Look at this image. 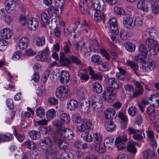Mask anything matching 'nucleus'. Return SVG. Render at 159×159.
<instances>
[{
  "label": "nucleus",
  "instance_id": "1",
  "mask_svg": "<svg viewBox=\"0 0 159 159\" xmlns=\"http://www.w3.org/2000/svg\"><path fill=\"white\" fill-rule=\"evenodd\" d=\"M93 5L96 11L94 13V18L97 22L102 21L104 22L105 16L103 10L104 9V2L102 0H93Z\"/></svg>",
  "mask_w": 159,
  "mask_h": 159
},
{
  "label": "nucleus",
  "instance_id": "2",
  "mask_svg": "<svg viewBox=\"0 0 159 159\" xmlns=\"http://www.w3.org/2000/svg\"><path fill=\"white\" fill-rule=\"evenodd\" d=\"M122 85L121 83H119L117 80H116L111 86L107 87V91L103 93L102 95L104 99L109 102H112L115 99L116 95L115 90L113 88L118 89L121 88Z\"/></svg>",
  "mask_w": 159,
  "mask_h": 159
},
{
  "label": "nucleus",
  "instance_id": "3",
  "mask_svg": "<svg viewBox=\"0 0 159 159\" xmlns=\"http://www.w3.org/2000/svg\"><path fill=\"white\" fill-rule=\"evenodd\" d=\"M73 131L67 128H64L61 125L57 126L56 136L58 138L65 139L70 140L72 139L74 135Z\"/></svg>",
  "mask_w": 159,
  "mask_h": 159
},
{
  "label": "nucleus",
  "instance_id": "4",
  "mask_svg": "<svg viewBox=\"0 0 159 159\" xmlns=\"http://www.w3.org/2000/svg\"><path fill=\"white\" fill-rule=\"evenodd\" d=\"M68 87L66 85H62L58 87L55 91V95L59 98H63L68 95Z\"/></svg>",
  "mask_w": 159,
  "mask_h": 159
},
{
  "label": "nucleus",
  "instance_id": "5",
  "mask_svg": "<svg viewBox=\"0 0 159 159\" xmlns=\"http://www.w3.org/2000/svg\"><path fill=\"white\" fill-rule=\"evenodd\" d=\"M60 60L63 62H66L68 64H70L71 62L80 65L81 64V61L76 57L73 55H70L69 57V59L66 58L64 53L60 56Z\"/></svg>",
  "mask_w": 159,
  "mask_h": 159
},
{
  "label": "nucleus",
  "instance_id": "6",
  "mask_svg": "<svg viewBox=\"0 0 159 159\" xmlns=\"http://www.w3.org/2000/svg\"><path fill=\"white\" fill-rule=\"evenodd\" d=\"M93 128L92 121L87 120H84L80 126L76 127L77 130L80 132L87 131Z\"/></svg>",
  "mask_w": 159,
  "mask_h": 159
},
{
  "label": "nucleus",
  "instance_id": "7",
  "mask_svg": "<svg viewBox=\"0 0 159 159\" xmlns=\"http://www.w3.org/2000/svg\"><path fill=\"white\" fill-rule=\"evenodd\" d=\"M16 2L17 0H7L5 2L6 10L11 14L15 12Z\"/></svg>",
  "mask_w": 159,
  "mask_h": 159
},
{
  "label": "nucleus",
  "instance_id": "8",
  "mask_svg": "<svg viewBox=\"0 0 159 159\" xmlns=\"http://www.w3.org/2000/svg\"><path fill=\"white\" fill-rule=\"evenodd\" d=\"M40 146L42 149L46 151L55 147L53 146L51 139L48 138H44L40 140Z\"/></svg>",
  "mask_w": 159,
  "mask_h": 159
},
{
  "label": "nucleus",
  "instance_id": "9",
  "mask_svg": "<svg viewBox=\"0 0 159 159\" xmlns=\"http://www.w3.org/2000/svg\"><path fill=\"white\" fill-rule=\"evenodd\" d=\"M128 139L126 136H121L116 139L115 143L119 150L124 149L126 147L125 142L127 141Z\"/></svg>",
  "mask_w": 159,
  "mask_h": 159
},
{
  "label": "nucleus",
  "instance_id": "10",
  "mask_svg": "<svg viewBox=\"0 0 159 159\" xmlns=\"http://www.w3.org/2000/svg\"><path fill=\"white\" fill-rule=\"evenodd\" d=\"M29 28L31 30H35L38 27L39 22L38 20L33 17L29 18L27 21Z\"/></svg>",
  "mask_w": 159,
  "mask_h": 159
},
{
  "label": "nucleus",
  "instance_id": "11",
  "mask_svg": "<svg viewBox=\"0 0 159 159\" xmlns=\"http://www.w3.org/2000/svg\"><path fill=\"white\" fill-rule=\"evenodd\" d=\"M156 64V62L154 60L144 63L143 65V70L145 72H149L155 68Z\"/></svg>",
  "mask_w": 159,
  "mask_h": 159
},
{
  "label": "nucleus",
  "instance_id": "12",
  "mask_svg": "<svg viewBox=\"0 0 159 159\" xmlns=\"http://www.w3.org/2000/svg\"><path fill=\"white\" fill-rule=\"evenodd\" d=\"M70 79L69 73L66 70L62 71L60 74V81L61 83L63 84H66L69 81Z\"/></svg>",
  "mask_w": 159,
  "mask_h": 159
},
{
  "label": "nucleus",
  "instance_id": "13",
  "mask_svg": "<svg viewBox=\"0 0 159 159\" xmlns=\"http://www.w3.org/2000/svg\"><path fill=\"white\" fill-rule=\"evenodd\" d=\"M143 156L145 159H154L155 151L153 149H147L143 152Z\"/></svg>",
  "mask_w": 159,
  "mask_h": 159
},
{
  "label": "nucleus",
  "instance_id": "14",
  "mask_svg": "<svg viewBox=\"0 0 159 159\" xmlns=\"http://www.w3.org/2000/svg\"><path fill=\"white\" fill-rule=\"evenodd\" d=\"M110 29L115 34H118L119 31L117 28V20L115 18H113L110 19L108 21Z\"/></svg>",
  "mask_w": 159,
  "mask_h": 159
},
{
  "label": "nucleus",
  "instance_id": "15",
  "mask_svg": "<svg viewBox=\"0 0 159 159\" xmlns=\"http://www.w3.org/2000/svg\"><path fill=\"white\" fill-rule=\"evenodd\" d=\"M123 24L128 29H132L134 27V20L130 17H125L123 18Z\"/></svg>",
  "mask_w": 159,
  "mask_h": 159
},
{
  "label": "nucleus",
  "instance_id": "16",
  "mask_svg": "<svg viewBox=\"0 0 159 159\" xmlns=\"http://www.w3.org/2000/svg\"><path fill=\"white\" fill-rule=\"evenodd\" d=\"M0 34L3 39H7L11 38L12 33L10 29L6 28L3 29L1 30Z\"/></svg>",
  "mask_w": 159,
  "mask_h": 159
},
{
  "label": "nucleus",
  "instance_id": "17",
  "mask_svg": "<svg viewBox=\"0 0 159 159\" xmlns=\"http://www.w3.org/2000/svg\"><path fill=\"white\" fill-rule=\"evenodd\" d=\"M56 152L57 148L56 147L46 150V155L47 158L48 159H56Z\"/></svg>",
  "mask_w": 159,
  "mask_h": 159
},
{
  "label": "nucleus",
  "instance_id": "18",
  "mask_svg": "<svg viewBox=\"0 0 159 159\" xmlns=\"http://www.w3.org/2000/svg\"><path fill=\"white\" fill-rule=\"evenodd\" d=\"M116 111L112 108H108L104 111L105 117L107 119L113 120L115 117Z\"/></svg>",
  "mask_w": 159,
  "mask_h": 159
},
{
  "label": "nucleus",
  "instance_id": "19",
  "mask_svg": "<svg viewBox=\"0 0 159 159\" xmlns=\"http://www.w3.org/2000/svg\"><path fill=\"white\" fill-rule=\"evenodd\" d=\"M29 41L27 38L22 37L19 41L18 46L19 49L24 50L26 49L28 46Z\"/></svg>",
  "mask_w": 159,
  "mask_h": 159
},
{
  "label": "nucleus",
  "instance_id": "20",
  "mask_svg": "<svg viewBox=\"0 0 159 159\" xmlns=\"http://www.w3.org/2000/svg\"><path fill=\"white\" fill-rule=\"evenodd\" d=\"M137 8L142 10L143 12H147L148 11L147 2L145 0L139 1L137 4Z\"/></svg>",
  "mask_w": 159,
  "mask_h": 159
},
{
  "label": "nucleus",
  "instance_id": "21",
  "mask_svg": "<svg viewBox=\"0 0 159 159\" xmlns=\"http://www.w3.org/2000/svg\"><path fill=\"white\" fill-rule=\"evenodd\" d=\"M78 106V102L74 99H70L66 104V107L70 111L75 110Z\"/></svg>",
  "mask_w": 159,
  "mask_h": 159
},
{
  "label": "nucleus",
  "instance_id": "22",
  "mask_svg": "<svg viewBox=\"0 0 159 159\" xmlns=\"http://www.w3.org/2000/svg\"><path fill=\"white\" fill-rule=\"evenodd\" d=\"M105 126L107 131L110 132L113 131L116 129V125L114 123L110 120L105 122Z\"/></svg>",
  "mask_w": 159,
  "mask_h": 159
},
{
  "label": "nucleus",
  "instance_id": "23",
  "mask_svg": "<svg viewBox=\"0 0 159 159\" xmlns=\"http://www.w3.org/2000/svg\"><path fill=\"white\" fill-rule=\"evenodd\" d=\"M93 91L97 93H100L102 91L101 84L98 82H95L92 84Z\"/></svg>",
  "mask_w": 159,
  "mask_h": 159
},
{
  "label": "nucleus",
  "instance_id": "24",
  "mask_svg": "<svg viewBox=\"0 0 159 159\" xmlns=\"http://www.w3.org/2000/svg\"><path fill=\"white\" fill-rule=\"evenodd\" d=\"M95 150L99 153H102L105 152L106 147L102 142L96 144L95 147Z\"/></svg>",
  "mask_w": 159,
  "mask_h": 159
},
{
  "label": "nucleus",
  "instance_id": "25",
  "mask_svg": "<svg viewBox=\"0 0 159 159\" xmlns=\"http://www.w3.org/2000/svg\"><path fill=\"white\" fill-rule=\"evenodd\" d=\"M60 123L61 124H67L70 120L68 115L66 113L62 112L61 114Z\"/></svg>",
  "mask_w": 159,
  "mask_h": 159
},
{
  "label": "nucleus",
  "instance_id": "26",
  "mask_svg": "<svg viewBox=\"0 0 159 159\" xmlns=\"http://www.w3.org/2000/svg\"><path fill=\"white\" fill-rule=\"evenodd\" d=\"M12 138V135L10 133L0 134V143L2 142L8 141Z\"/></svg>",
  "mask_w": 159,
  "mask_h": 159
},
{
  "label": "nucleus",
  "instance_id": "27",
  "mask_svg": "<svg viewBox=\"0 0 159 159\" xmlns=\"http://www.w3.org/2000/svg\"><path fill=\"white\" fill-rule=\"evenodd\" d=\"M126 65L133 69L135 73L137 74V71L139 69V66L137 63H134L133 61L128 60L126 61Z\"/></svg>",
  "mask_w": 159,
  "mask_h": 159
},
{
  "label": "nucleus",
  "instance_id": "28",
  "mask_svg": "<svg viewBox=\"0 0 159 159\" xmlns=\"http://www.w3.org/2000/svg\"><path fill=\"white\" fill-rule=\"evenodd\" d=\"M137 144L136 143L133 142L129 143L127 146V149L128 151L132 153L135 154L137 151V149L135 145Z\"/></svg>",
  "mask_w": 159,
  "mask_h": 159
},
{
  "label": "nucleus",
  "instance_id": "29",
  "mask_svg": "<svg viewBox=\"0 0 159 159\" xmlns=\"http://www.w3.org/2000/svg\"><path fill=\"white\" fill-rule=\"evenodd\" d=\"M93 140L96 144L102 142L103 139L102 136L99 133L96 132L93 135Z\"/></svg>",
  "mask_w": 159,
  "mask_h": 159
},
{
  "label": "nucleus",
  "instance_id": "30",
  "mask_svg": "<svg viewBox=\"0 0 159 159\" xmlns=\"http://www.w3.org/2000/svg\"><path fill=\"white\" fill-rule=\"evenodd\" d=\"M146 42L148 46L151 48H155L158 44L157 41L152 39H148Z\"/></svg>",
  "mask_w": 159,
  "mask_h": 159
},
{
  "label": "nucleus",
  "instance_id": "31",
  "mask_svg": "<svg viewBox=\"0 0 159 159\" xmlns=\"http://www.w3.org/2000/svg\"><path fill=\"white\" fill-rule=\"evenodd\" d=\"M49 18L47 14L45 12H42L40 14L41 21L43 25L45 26L49 21Z\"/></svg>",
  "mask_w": 159,
  "mask_h": 159
},
{
  "label": "nucleus",
  "instance_id": "32",
  "mask_svg": "<svg viewBox=\"0 0 159 159\" xmlns=\"http://www.w3.org/2000/svg\"><path fill=\"white\" fill-rule=\"evenodd\" d=\"M56 111L54 109H51L48 110L46 112V117L48 120H52L56 116Z\"/></svg>",
  "mask_w": 159,
  "mask_h": 159
},
{
  "label": "nucleus",
  "instance_id": "33",
  "mask_svg": "<svg viewBox=\"0 0 159 159\" xmlns=\"http://www.w3.org/2000/svg\"><path fill=\"white\" fill-rule=\"evenodd\" d=\"M81 137L84 141L90 143L93 140L92 135L88 133H83L81 134Z\"/></svg>",
  "mask_w": 159,
  "mask_h": 159
},
{
  "label": "nucleus",
  "instance_id": "34",
  "mask_svg": "<svg viewBox=\"0 0 159 159\" xmlns=\"http://www.w3.org/2000/svg\"><path fill=\"white\" fill-rule=\"evenodd\" d=\"M24 144L27 148L30 150L35 149L37 147V144L30 140L27 141Z\"/></svg>",
  "mask_w": 159,
  "mask_h": 159
},
{
  "label": "nucleus",
  "instance_id": "35",
  "mask_svg": "<svg viewBox=\"0 0 159 159\" xmlns=\"http://www.w3.org/2000/svg\"><path fill=\"white\" fill-rule=\"evenodd\" d=\"M145 137V135L144 133L142 132L141 130H139V131L134 135L133 138L134 139L136 140H141L144 138Z\"/></svg>",
  "mask_w": 159,
  "mask_h": 159
},
{
  "label": "nucleus",
  "instance_id": "36",
  "mask_svg": "<svg viewBox=\"0 0 159 159\" xmlns=\"http://www.w3.org/2000/svg\"><path fill=\"white\" fill-rule=\"evenodd\" d=\"M64 43L65 45L63 47L64 52L65 54H68L70 52V48H71L72 45L69 40L65 42Z\"/></svg>",
  "mask_w": 159,
  "mask_h": 159
},
{
  "label": "nucleus",
  "instance_id": "37",
  "mask_svg": "<svg viewBox=\"0 0 159 159\" xmlns=\"http://www.w3.org/2000/svg\"><path fill=\"white\" fill-rule=\"evenodd\" d=\"M125 45V48L129 52H133L135 49V45L129 42H127Z\"/></svg>",
  "mask_w": 159,
  "mask_h": 159
},
{
  "label": "nucleus",
  "instance_id": "38",
  "mask_svg": "<svg viewBox=\"0 0 159 159\" xmlns=\"http://www.w3.org/2000/svg\"><path fill=\"white\" fill-rule=\"evenodd\" d=\"M100 59L101 57L95 54L91 57V62L95 65H98L100 64Z\"/></svg>",
  "mask_w": 159,
  "mask_h": 159
},
{
  "label": "nucleus",
  "instance_id": "39",
  "mask_svg": "<svg viewBox=\"0 0 159 159\" xmlns=\"http://www.w3.org/2000/svg\"><path fill=\"white\" fill-rule=\"evenodd\" d=\"M89 48L90 49H96L98 48L99 45L97 41L95 39H92L89 40Z\"/></svg>",
  "mask_w": 159,
  "mask_h": 159
},
{
  "label": "nucleus",
  "instance_id": "40",
  "mask_svg": "<svg viewBox=\"0 0 159 159\" xmlns=\"http://www.w3.org/2000/svg\"><path fill=\"white\" fill-rule=\"evenodd\" d=\"M30 137L33 140L38 139L39 138V133L37 131L33 130L29 133Z\"/></svg>",
  "mask_w": 159,
  "mask_h": 159
},
{
  "label": "nucleus",
  "instance_id": "41",
  "mask_svg": "<svg viewBox=\"0 0 159 159\" xmlns=\"http://www.w3.org/2000/svg\"><path fill=\"white\" fill-rule=\"evenodd\" d=\"M61 159H74V156L71 152L67 153L65 152H63L60 157Z\"/></svg>",
  "mask_w": 159,
  "mask_h": 159
},
{
  "label": "nucleus",
  "instance_id": "42",
  "mask_svg": "<svg viewBox=\"0 0 159 159\" xmlns=\"http://www.w3.org/2000/svg\"><path fill=\"white\" fill-rule=\"evenodd\" d=\"M45 43V38L44 37H39L36 41V45L39 47L43 46Z\"/></svg>",
  "mask_w": 159,
  "mask_h": 159
},
{
  "label": "nucleus",
  "instance_id": "43",
  "mask_svg": "<svg viewBox=\"0 0 159 159\" xmlns=\"http://www.w3.org/2000/svg\"><path fill=\"white\" fill-rule=\"evenodd\" d=\"M36 93L40 97H43L45 95V88L43 86H39L37 89Z\"/></svg>",
  "mask_w": 159,
  "mask_h": 159
},
{
  "label": "nucleus",
  "instance_id": "44",
  "mask_svg": "<svg viewBox=\"0 0 159 159\" xmlns=\"http://www.w3.org/2000/svg\"><path fill=\"white\" fill-rule=\"evenodd\" d=\"M153 125L155 128H159V114H157L154 116ZM157 131L159 134V129H157Z\"/></svg>",
  "mask_w": 159,
  "mask_h": 159
},
{
  "label": "nucleus",
  "instance_id": "45",
  "mask_svg": "<svg viewBox=\"0 0 159 159\" xmlns=\"http://www.w3.org/2000/svg\"><path fill=\"white\" fill-rule=\"evenodd\" d=\"M37 116L40 118H43L44 116V110L41 107L37 108L36 110Z\"/></svg>",
  "mask_w": 159,
  "mask_h": 159
},
{
  "label": "nucleus",
  "instance_id": "46",
  "mask_svg": "<svg viewBox=\"0 0 159 159\" xmlns=\"http://www.w3.org/2000/svg\"><path fill=\"white\" fill-rule=\"evenodd\" d=\"M147 112L150 117H152L155 113L154 106L151 105L148 106L147 109Z\"/></svg>",
  "mask_w": 159,
  "mask_h": 159
},
{
  "label": "nucleus",
  "instance_id": "47",
  "mask_svg": "<svg viewBox=\"0 0 159 159\" xmlns=\"http://www.w3.org/2000/svg\"><path fill=\"white\" fill-rule=\"evenodd\" d=\"M148 33L150 36L152 38L156 39L157 37L158 31L154 28H150L148 30Z\"/></svg>",
  "mask_w": 159,
  "mask_h": 159
},
{
  "label": "nucleus",
  "instance_id": "48",
  "mask_svg": "<svg viewBox=\"0 0 159 159\" xmlns=\"http://www.w3.org/2000/svg\"><path fill=\"white\" fill-rule=\"evenodd\" d=\"M128 33L124 30H121L120 32V38L123 40H126L128 39Z\"/></svg>",
  "mask_w": 159,
  "mask_h": 159
},
{
  "label": "nucleus",
  "instance_id": "49",
  "mask_svg": "<svg viewBox=\"0 0 159 159\" xmlns=\"http://www.w3.org/2000/svg\"><path fill=\"white\" fill-rule=\"evenodd\" d=\"M137 111V109L135 106H131L129 107L128 110V112L129 115L132 116H135Z\"/></svg>",
  "mask_w": 159,
  "mask_h": 159
},
{
  "label": "nucleus",
  "instance_id": "50",
  "mask_svg": "<svg viewBox=\"0 0 159 159\" xmlns=\"http://www.w3.org/2000/svg\"><path fill=\"white\" fill-rule=\"evenodd\" d=\"M80 9L83 14H86L88 16H90V11L88 9V7H83L82 5H80Z\"/></svg>",
  "mask_w": 159,
  "mask_h": 159
},
{
  "label": "nucleus",
  "instance_id": "51",
  "mask_svg": "<svg viewBox=\"0 0 159 159\" xmlns=\"http://www.w3.org/2000/svg\"><path fill=\"white\" fill-rule=\"evenodd\" d=\"M142 19L139 16L136 17L134 20V27L136 25L138 26H141L143 24Z\"/></svg>",
  "mask_w": 159,
  "mask_h": 159
},
{
  "label": "nucleus",
  "instance_id": "52",
  "mask_svg": "<svg viewBox=\"0 0 159 159\" xmlns=\"http://www.w3.org/2000/svg\"><path fill=\"white\" fill-rule=\"evenodd\" d=\"M77 94L80 97V98L82 99L84 98L86 92L84 89H80L78 90Z\"/></svg>",
  "mask_w": 159,
  "mask_h": 159
},
{
  "label": "nucleus",
  "instance_id": "53",
  "mask_svg": "<svg viewBox=\"0 0 159 159\" xmlns=\"http://www.w3.org/2000/svg\"><path fill=\"white\" fill-rule=\"evenodd\" d=\"M78 75L79 77L80 80L83 81H87L89 79V76L88 75L83 74L82 72L78 73Z\"/></svg>",
  "mask_w": 159,
  "mask_h": 159
},
{
  "label": "nucleus",
  "instance_id": "54",
  "mask_svg": "<svg viewBox=\"0 0 159 159\" xmlns=\"http://www.w3.org/2000/svg\"><path fill=\"white\" fill-rule=\"evenodd\" d=\"M90 105H91L92 108L96 111H99L102 105V103L101 102H97Z\"/></svg>",
  "mask_w": 159,
  "mask_h": 159
},
{
  "label": "nucleus",
  "instance_id": "55",
  "mask_svg": "<svg viewBox=\"0 0 159 159\" xmlns=\"http://www.w3.org/2000/svg\"><path fill=\"white\" fill-rule=\"evenodd\" d=\"M7 42L4 39L0 40V51H3L7 47Z\"/></svg>",
  "mask_w": 159,
  "mask_h": 159
},
{
  "label": "nucleus",
  "instance_id": "56",
  "mask_svg": "<svg viewBox=\"0 0 159 159\" xmlns=\"http://www.w3.org/2000/svg\"><path fill=\"white\" fill-rule=\"evenodd\" d=\"M114 11L116 14L118 15H125V13L123 9L117 7H115L114 8Z\"/></svg>",
  "mask_w": 159,
  "mask_h": 159
},
{
  "label": "nucleus",
  "instance_id": "57",
  "mask_svg": "<svg viewBox=\"0 0 159 159\" xmlns=\"http://www.w3.org/2000/svg\"><path fill=\"white\" fill-rule=\"evenodd\" d=\"M147 48L144 44H141L139 46V51L140 53L142 54H144L145 55H147L148 52L147 50Z\"/></svg>",
  "mask_w": 159,
  "mask_h": 159
},
{
  "label": "nucleus",
  "instance_id": "58",
  "mask_svg": "<svg viewBox=\"0 0 159 159\" xmlns=\"http://www.w3.org/2000/svg\"><path fill=\"white\" fill-rule=\"evenodd\" d=\"M152 12L155 14H157L159 12V6L157 4H152L151 6Z\"/></svg>",
  "mask_w": 159,
  "mask_h": 159
},
{
  "label": "nucleus",
  "instance_id": "59",
  "mask_svg": "<svg viewBox=\"0 0 159 159\" xmlns=\"http://www.w3.org/2000/svg\"><path fill=\"white\" fill-rule=\"evenodd\" d=\"M4 20L7 24L10 25L13 22L14 18L12 16L7 15L5 16Z\"/></svg>",
  "mask_w": 159,
  "mask_h": 159
},
{
  "label": "nucleus",
  "instance_id": "60",
  "mask_svg": "<svg viewBox=\"0 0 159 159\" xmlns=\"http://www.w3.org/2000/svg\"><path fill=\"white\" fill-rule=\"evenodd\" d=\"M65 4V0H59L55 2V5L61 10L63 8V5Z\"/></svg>",
  "mask_w": 159,
  "mask_h": 159
},
{
  "label": "nucleus",
  "instance_id": "61",
  "mask_svg": "<svg viewBox=\"0 0 159 159\" xmlns=\"http://www.w3.org/2000/svg\"><path fill=\"white\" fill-rule=\"evenodd\" d=\"M146 56L144 54H142L141 55L137 56L134 57V60L139 62H143L144 61Z\"/></svg>",
  "mask_w": 159,
  "mask_h": 159
},
{
  "label": "nucleus",
  "instance_id": "62",
  "mask_svg": "<svg viewBox=\"0 0 159 159\" xmlns=\"http://www.w3.org/2000/svg\"><path fill=\"white\" fill-rule=\"evenodd\" d=\"M49 103L51 105H55L58 104V101L55 97L49 98L48 100Z\"/></svg>",
  "mask_w": 159,
  "mask_h": 159
},
{
  "label": "nucleus",
  "instance_id": "63",
  "mask_svg": "<svg viewBox=\"0 0 159 159\" xmlns=\"http://www.w3.org/2000/svg\"><path fill=\"white\" fill-rule=\"evenodd\" d=\"M98 97L95 95H92L89 99V104H90L96 103L97 102H100L99 101Z\"/></svg>",
  "mask_w": 159,
  "mask_h": 159
},
{
  "label": "nucleus",
  "instance_id": "64",
  "mask_svg": "<svg viewBox=\"0 0 159 159\" xmlns=\"http://www.w3.org/2000/svg\"><path fill=\"white\" fill-rule=\"evenodd\" d=\"M39 152L38 150H34L31 153L30 157L31 159H37L39 157Z\"/></svg>",
  "mask_w": 159,
  "mask_h": 159
}]
</instances>
